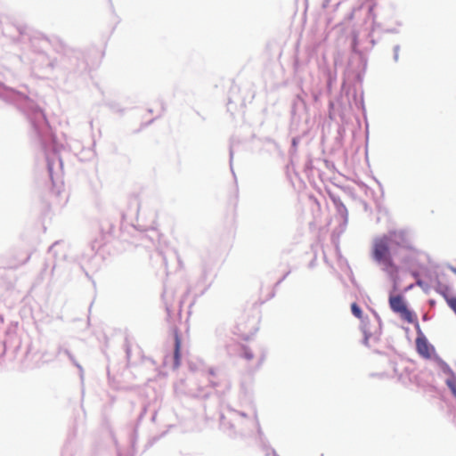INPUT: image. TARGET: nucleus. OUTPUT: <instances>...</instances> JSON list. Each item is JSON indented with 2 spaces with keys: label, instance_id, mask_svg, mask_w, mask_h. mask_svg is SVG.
<instances>
[{
  "label": "nucleus",
  "instance_id": "1a4fd4ad",
  "mask_svg": "<svg viewBox=\"0 0 456 456\" xmlns=\"http://www.w3.org/2000/svg\"><path fill=\"white\" fill-rule=\"evenodd\" d=\"M446 384L450 387L453 395L456 397V379H455V378L452 377V379H447Z\"/></svg>",
  "mask_w": 456,
  "mask_h": 456
},
{
  "label": "nucleus",
  "instance_id": "f257e3e1",
  "mask_svg": "<svg viewBox=\"0 0 456 456\" xmlns=\"http://www.w3.org/2000/svg\"><path fill=\"white\" fill-rule=\"evenodd\" d=\"M372 257L382 265L387 273L394 275L398 273V266L395 264L390 251V244L387 237H380L374 240L372 245Z\"/></svg>",
  "mask_w": 456,
  "mask_h": 456
},
{
  "label": "nucleus",
  "instance_id": "7ed1b4c3",
  "mask_svg": "<svg viewBox=\"0 0 456 456\" xmlns=\"http://www.w3.org/2000/svg\"><path fill=\"white\" fill-rule=\"evenodd\" d=\"M258 330V322L249 320L248 314L242 315L236 325V333L244 339H249Z\"/></svg>",
  "mask_w": 456,
  "mask_h": 456
},
{
  "label": "nucleus",
  "instance_id": "0eeeda50",
  "mask_svg": "<svg viewBox=\"0 0 456 456\" xmlns=\"http://www.w3.org/2000/svg\"><path fill=\"white\" fill-rule=\"evenodd\" d=\"M352 314L358 319H362V311L356 303L351 305Z\"/></svg>",
  "mask_w": 456,
  "mask_h": 456
},
{
  "label": "nucleus",
  "instance_id": "20e7f679",
  "mask_svg": "<svg viewBox=\"0 0 456 456\" xmlns=\"http://www.w3.org/2000/svg\"><path fill=\"white\" fill-rule=\"evenodd\" d=\"M388 239L389 244L395 245L401 248L406 249L412 254H417L419 251L412 244L409 236L403 231H394L385 235Z\"/></svg>",
  "mask_w": 456,
  "mask_h": 456
},
{
  "label": "nucleus",
  "instance_id": "6e6552de",
  "mask_svg": "<svg viewBox=\"0 0 456 456\" xmlns=\"http://www.w3.org/2000/svg\"><path fill=\"white\" fill-rule=\"evenodd\" d=\"M444 298L450 308L456 314V297H452L448 295H444Z\"/></svg>",
  "mask_w": 456,
  "mask_h": 456
},
{
  "label": "nucleus",
  "instance_id": "39448f33",
  "mask_svg": "<svg viewBox=\"0 0 456 456\" xmlns=\"http://www.w3.org/2000/svg\"><path fill=\"white\" fill-rule=\"evenodd\" d=\"M418 337L416 338V349L419 355L424 358L430 359L435 354V347L428 343L427 338L421 332L420 328L417 330Z\"/></svg>",
  "mask_w": 456,
  "mask_h": 456
},
{
  "label": "nucleus",
  "instance_id": "423d86ee",
  "mask_svg": "<svg viewBox=\"0 0 456 456\" xmlns=\"http://www.w3.org/2000/svg\"><path fill=\"white\" fill-rule=\"evenodd\" d=\"M174 339H175V349H174V359H175V367L178 368L180 365V349L182 345V339L180 334L177 330L174 331Z\"/></svg>",
  "mask_w": 456,
  "mask_h": 456
},
{
  "label": "nucleus",
  "instance_id": "9d476101",
  "mask_svg": "<svg viewBox=\"0 0 456 456\" xmlns=\"http://www.w3.org/2000/svg\"><path fill=\"white\" fill-rule=\"evenodd\" d=\"M245 357L247 359H251L252 358V354L251 353H248V352H245Z\"/></svg>",
  "mask_w": 456,
  "mask_h": 456
},
{
  "label": "nucleus",
  "instance_id": "f03ea898",
  "mask_svg": "<svg viewBox=\"0 0 456 456\" xmlns=\"http://www.w3.org/2000/svg\"><path fill=\"white\" fill-rule=\"evenodd\" d=\"M388 302L391 310L394 313L399 314L402 320L408 323L414 324L416 330L419 329V323L417 315L407 307L403 296H390Z\"/></svg>",
  "mask_w": 456,
  "mask_h": 456
}]
</instances>
